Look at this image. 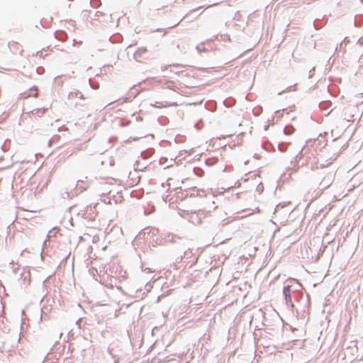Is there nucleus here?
<instances>
[{"label":"nucleus","instance_id":"obj_1","mask_svg":"<svg viewBox=\"0 0 363 363\" xmlns=\"http://www.w3.org/2000/svg\"><path fill=\"white\" fill-rule=\"evenodd\" d=\"M291 286H286L284 287L283 293L285 297V300L287 304L292 305V299L291 296Z\"/></svg>","mask_w":363,"mask_h":363}]
</instances>
